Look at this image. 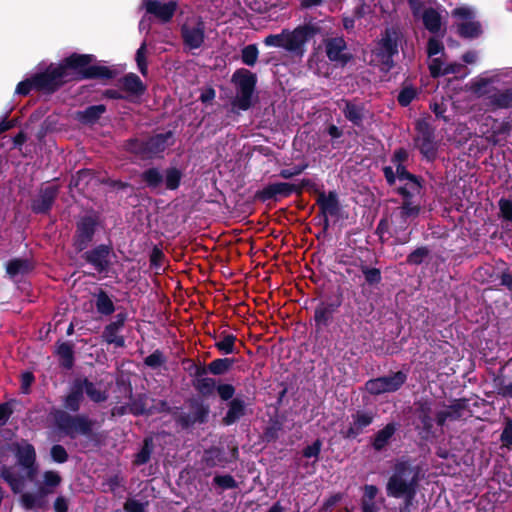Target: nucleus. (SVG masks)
<instances>
[{"instance_id": "1", "label": "nucleus", "mask_w": 512, "mask_h": 512, "mask_svg": "<svg viewBox=\"0 0 512 512\" xmlns=\"http://www.w3.org/2000/svg\"><path fill=\"white\" fill-rule=\"evenodd\" d=\"M95 62L96 57L93 54L74 52L59 64H50L43 72L33 74L36 91L53 94L67 82L91 79L110 80L116 76L114 70L94 64Z\"/></svg>"}, {"instance_id": "2", "label": "nucleus", "mask_w": 512, "mask_h": 512, "mask_svg": "<svg viewBox=\"0 0 512 512\" xmlns=\"http://www.w3.org/2000/svg\"><path fill=\"white\" fill-rule=\"evenodd\" d=\"M84 401V395L79 383L72 381L69 392L63 398V407L66 410L53 408L50 412L57 429L71 439L77 435L91 437L95 421L86 414L72 415L68 411L77 413Z\"/></svg>"}, {"instance_id": "3", "label": "nucleus", "mask_w": 512, "mask_h": 512, "mask_svg": "<svg viewBox=\"0 0 512 512\" xmlns=\"http://www.w3.org/2000/svg\"><path fill=\"white\" fill-rule=\"evenodd\" d=\"M420 482V468L408 460L398 461L386 483L388 497L403 500V509L410 511L417 495Z\"/></svg>"}, {"instance_id": "4", "label": "nucleus", "mask_w": 512, "mask_h": 512, "mask_svg": "<svg viewBox=\"0 0 512 512\" xmlns=\"http://www.w3.org/2000/svg\"><path fill=\"white\" fill-rule=\"evenodd\" d=\"M404 41V34L397 26L386 27L376 42L372 55L375 57L381 71L390 72L395 66V57L399 55V48Z\"/></svg>"}, {"instance_id": "5", "label": "nucleus", "mask_w": 512, "mask_h": 512, "mask_svg": "<svg viewBox=\"0 0 512 512\" xmlns=\"http://www.w3.org/2000/svg\"><path fill=\"white\" fill-rule=\"evenodd\" d=\"M434 408L435 400L430 397H421L415 400L410 408V424L419 439L423 441L435 437Z\"/></svg>"}, {"instance_id": "6", "label": "nucleus", "mask_w": 512, "mask_h": 512, "mask_svg": "<svg viewBox=\"0 0 512 512\" xmlns=\"http://www.w3.org/2000/svg\"><path fill=\"white\" fill-rule=\"evenodd\" d=\"M490 78H480L471 85L472 91L479 97H484L485 105L490 111L509 109L512 107V87L500 89L490 86Z\"/></svg>"}, {"instance_id": "7", "label": "nucleus", "mask_w": 512, "mask_h": 512, "mask_svg": "<svg viewBox=\"0 0 512 512\" xmlns=\"http://www.w3.org/2000/svg\"><path fill=\"white\" fill-rule=\"evenodd\" d=\"M232 82L237 87V95L232 106L242 111L249 110L253 105V94L256 89L257 76L248 69H237L232 75Z\"/></svg>"}, {"instance_id": "8", "label": "nucleus", "mask_w": 512, "mask_h": 512, "mask_svg": "<svg viewBox=\"0 0 512 512\" xmlns=\"http://www.w3.org/2000/svg\"><path fill=\"white\" fill-rule=\"evenodd\" d=\"M98 226L99 216L97 214H86L76 221L72 246L77 253L83 252L92 245Z\"/></svg>"}, {"instance_id": "9", "label": "nucleus", "mask_w": 512, "mask_h": 512, "mask_svg": "<svg viewBox=\"0 0 512 512\" xmlns=\"http://www.w3.org/2000/svg\"><path fill=\"white\" fill-rule=\"evenodd\" d=\"M320 31V27L312 23L299 25L292 31L286 30L284 49L302 57L306 51L305 45Z\"/></svg>"}, {"instance_id": "10", "label": "nucleus", "mask_w": 512, "mask_h": 512, "mask_svg": "<svg viewBox=\"0 0 512 512\" xmlns=\"http://www.w3.org/2000/svg\"><path fill=\"white\" fill-rule=\"evenodd\" d=\"M417 135L414 138L416 148L422 157L433 162L438 155V144L435 140V129L426 121H418L415 127Z\"/></svg>"}, {"instance_id": "11", "label": "nucleus", "mask_w": 512, "mask_h": 512, "mask_svg": "<svg viewBox=\"0 0 512 512\" xmlns=\"http://www.w3.org/2000/svg\"><path fill=\"white\" fill-rule=\"evenodd\" d=\"M343 299V291L341 288H338L333 296L320 301L316 306L314 310V325L317 332L322 331L332 323L334 314L341 307Z\"/></svg>"}, {"instance_id": "12", "label": "nucleus", "mask_w": 512, "mask_h": 512, "mask_svg": "<svg viewBox=\"0 0 512 512\" xmlns=\"http://www.w3.org/2000/svg\"><path fill=\"white\" fill-rule=\"evenodd\" d=\"M407 378V373L400 370L389 375L369 379L365 383V389L374 396L394 393L406 383Z\"/></svg>"}, {"instance_id": "13", "label": "nucleus", "mask_w": 512, "mask_h": 512, "mask_svg": "<svg viewBox=\"0 0 512 512\" xmlns=\"http://www.w3.org/2000/svg\"><path fill=\"white\" fill-rule=\"evenodd\" d=\"M376 413L372 410H356L351 414V421L347 427L340 429L339 434L343 439L354 440L365 432L375 420Z\"/></svg>"}, {"instance_id": "14", "label": "nucleus", "mask_w": 512, "mask_h": 512, "mask_svg": "<svg viewBox=\"0 0 512 512\" xmlns=\"http://www.w3.org/2000/svg\"><path fill=\"white\" fill-rule=\"evenodd\" d=\"M111 254H113L111 244H99L89 250H84L81 258L93 266L99 274H103L107 273L111 266Z\"/></svg>"}, {"instance_id": "15", "label": "nucleus", "mask_w": 512, "mask_h": 512, "mask_svg": "<svg viewBox=\"0 0 512 512\" xmlns=\"http://www.w3.org/2000/svg\"><path fill=\"white\" fill-rule=\"evenodd\" d=\"M13 451L18 464L27 471V478L32 480L37 472L36 451L34 446L27 441L14 443Z\"/></svg>"}, {"instance_id": "16", "label": "nucleus", "mask_w": 512, "mask_h": 512, "mask_svg": "<svg viewBox=\"0 0 512 512\" xmlns=\"http://www.w3.org/2000/svg\"><path fill=\"white\" fill-rule=\"evenodd\" d=\"M58 194V185H50L40 188L36 197L31 200V211L34 214L48 215L58 197Z\"/></svg>"}, {"instance_id": "17", "label": "nucleus", "mask_w": 512, "mask_h": 512, "mask_svg": "<svg viewBox=\"0 0 512 512\" xmlns=\"http://www.w3.org/2000/svg\"><path fill=\"white\" fill-rule=\"evenodd\" d=\"M180 35L185 47L190 50L199 49L205 41V24L201 19L195 25L184 23L180 27Z\"/></svg>"}, {"instance_id": "18", "label": "nucleus", "mask_w": 512, "mask_h": 512, "mask_svg": "<svg viewBox=\"0 0 512 512\" xmlns=\"http://www.w3.org/2000/svg\"><path fill=\"white\" fill-rule=\"evenodd\" d=\"M127 312H119L115 315L114 320L104 327L102 332V339L107 344H113L118 348L125 346V338L119 335V332L124 328L127 321Z\"/></svg>"}, {"instance_id": "19", "label": "nucleus", "mask_w": 512, "mask_h": 512, "mask_svg": "<svg viewBox=\"0 0 512 512\" xmlns=\"http://www.w3.org/2000/svg\"><path fill=\"white\" fill-rule=\"evenodd\" d=\"M344 117L355 127H362L368 110L366 105L357 99H342L339 105Z\"/></svg>"}, {"instance_id": "20", "label": "nucleus", "mask_w": 512, "mask_h": 512, "mask_svg": "<svg viewBox=\"0 0 512 512\" xmlns=\"http://www.w3.org/2000/svg\"><path fill=\"white\" fill-rule=\"evenodd\" d=\"M347 48L346 41L342 37L329 38L325 41V51L328 59L332 62L347 65L353 58L352 54L344 53Z\"/></svg>"}, {"instance_id": "21", "label": "nucleus", "mask_w": 512, "mask_h": 512, "mask_svg": "<svg viewBox=\"0 0 512 512\" xmlns=\"http://www.w3.org/2000/svg\"><path fill=\"white\" fill-rule=\"evenodd\" d=\"M250 403L242 394H238L234 399L227 403V411L222 418V424L231 426L237 423L242 417L247 415V408Z\"/></svg>"}, {"instance_id": "22", "label": "nucleus", "mask_w": 512, "mask_h": 512, "mask_svg": "<svg viewBox=\"0 0 512 512\" xmlns=\"http://www.w3.org/2000/svg\"><path fill=\"white\" fill-rule=\"evenodd\" d=\"M144 6L148 14L154 15L162 23L170 22L177 10V2L172 0L167 3H161L158 0H144Z\"/></svg>"}, {"instance_id": "23", "label": "nucleus", "mask_w": 512, "mask_h": 512, "mask_svg": "<svg viewBox=\"0 0 512 512\" xmlns=\"http://www.w3.org/2000/svg\"><path fill=\"white\" fill-rule=\"evenodd\" d=\"M291 183L288 182H275L270 183L258 190L255 194V198L260 202H267L274 200L275 202L281 198L290 197L289 191L291 190Z\"/></svg>"}, {"instance_id": "24", "label": "nucleus", "mask_w": 512, "mask_h": 512, "mask_svg": "<svg viewBox=\"0 0 512 512\" xmlns=\"http://www.w3.org/2000/svg\"><path fill=\"white\" fill-rule=\"evenodd\" d=\"M316 204L319 207L320 214H326L331 217H339L341 212V204L338 193L335 190H331L328 193L319 192Z\"/></svg>"}, {"instance_id": "25", "label": "nucleus", "mask_w": 512, "mask_h": 512, "mask_svg": "<svg viewBox=\"0 0 512 512\" xmlns=\"http://www.w3.org/2000/svg\"><path fill=\"white\" fill-rule=\"evenodd\" d=\"M201 462L205 468H225L230 464L226 450L222 446H211L204 450Z\"/></svg>"}, {"instance_id": "26", "label": "nucleus", "mask_w": 512, "mask_h": 512, "mask_svg": "<svg viewBox=\"0 0 512 512\" xmlns=\"http://www.w3.org/2000/svg\"><path fill=\"white\" fill-rule=\"evenodd\" d=\"M174 132L171 130L165 133H158L145 139L151 159L163 153L167 147L174 144Z\"/></svg>"}, {"instance_id": "27", "label": "nucleus", "mask_w": 512, "mask_h": 512, "mask_svg": "<svg viewBox=\"0 0 512 512\" xmlns=\"http://www.w3.org/2000/svg\"><path fill=\"white\" fill-rule=\"evenodd\" d=\"M54 354L59 359V366L65 370H71L75 364L74 344L71 341L56 342Z\"/></svg>"}, {"instance_id": "28", "label": "nucleus", "mask_w": 512, "mask_h": 512, "mask_svg": "<svg viewBox=\"0 0 512 512\" xmlns=\"http://www.w3.org/2000/svg\"><path fill=\"white\" fill-rule=\"evenodd\" d=\"M397 429L398 423H387L382 429L378 430L371 438L370 443L372 448L377 452L384 450L390 443L393 436L395 435Z\"/></svg>"}, {"instance_id": "29", "label": "nucleus", "mask_w": 512, "mask_h": 512, "mask_svg": "<svg viewBox=\"0 0 512 512\" xmlns=\"http://www.w3.org/2000/svg\"><path fill=\"white\" fill-rule=\"evenodd\" d=\"M150 398L146 393L133 395L130 387L128 410L134 416L152 415L153 409L148 405Z\"/></svg>"}, {"instance_id": "30", "label": "nucleus", "mask_w": 512, "mask_h": 512, "mask_svg": "<svg viewBox=\"0 0 512 512\" xmlns=\"http://www.w3.org/2000/svg\"><path fill=\"white\" fill-rule=\"evenodd\" d=\"M396 171L391 166H384L382 168L385 180L389 186H394L396 180H407L412 181L414 185L418 186L417 175L409 172L405 165H396Z\"/></svg>"}, {"instance_id": "31", "label": "nucleus", "mask_w": 512, "mask_h": 512, "mask_svg": "<svg viewBox=\"0 0 512 512\" xmlns=\"http://www.w3.org/2000/svg\"><path fill=\"white\" fill-rule=\"evenodd\" d=\"M121 89L130 95L140 97L146 91V86L138 75L128 73L120 79Z\"/></svg>"}, {"instance_id": "32", "label": "nucleus", "mask_w": 512, "mask_h": 512, "mask_svg": "<svg viewBox=\"0 0 512 512\" xmlns=\"http://www.w3.org/2000/svg\"><path fill=\"white\" fill-rule=\"evenodd\" d=\"M123 149L141 160L151 159L145 139L137 137L129 138L124 141Z\"/></svg>"}, {"instance_id": "33", "label": "nucleus", "mask_w": 512, "mask_h": 512, "mask_svg": "<svg viewBox=\"0 0 512 512\" xmlns=\"http://www.w3.org/2000/svg\"><path fill=\"white\" fill-rule=\"evenodd\" d=\"M76 383H79L82 389V394L86 393L88 398L95 402V403H101L106 401L107 395L104 391H101L96 387V385L90 381L87 377L83 378H75L74 379Z\"/></svg>"}, {"instance_id": "34", "label": "nucleus", "mask_w": 512, "mask_h": 512, "mask_svg": "<svg viewBox=\"0 0 512 512\" xmlns=\"http://www.w3.org/2000/svg\"><path fill=\"white\" fill-rule=\"evenodd\" d=\"M420 90L407 78L401 85L397 95V102L401 107H408L416 98Z\"/></svg>"}, {"instance_id": "35", "label": "nucleus", "mask_w": 512, "mask_h": 512, "mask_svg": "<svg viewBox=\"0 0 512 512\" xmlns=\"http://www.w3.org/2000/svg\"><path fill=\"white\" fill-rule=\"evenodd\" d=\"M96 311L103 316H110L115 312V305L109 294L103 290L98 289L94 294Z\"/></svg>"}, {"instance_id": "36", "label": "nucleus", "mask_w": 512, "mask_h": 512, "mask_svg": "<svg viewBox=\"0 0 512 512\" xmlns=\"http://www.w3.org/2000/svg\"><path fill=\"white\" fill-rule=\"evenodd\" d=\"M189 413L198 424H203L208 421L210 407L200 399H191L189 401Z\"/></svg>"}, {"instance_id": "37", "label": "nucleus", "mask_w": 512, "mask_h": 512, "mask_svg": "<svg viewBox=\"0 0 512 512\" xmlns=\"http://www.w3.org/2000/svg\"><path fill=\"white\" fill-rule=\"evenodd\" d=\"M236 360L234 358H217L206 365V375L208 373L214 376H222L227 374L234 366Z\"/></svg>"}, {"instance_id": "38", "label": "nucleus", "mask_w": 512, "mask_h": 512, "mask_svg": "<svg viewBox=\"0 0 512 512\" xmlns=\"http://www.w3.org/2000/svg\"><path fill=\"white\" fill-rule=\"evenodd\" d=\"M422 21L424 27L432 34H437L441 30V15L436 9L432 7H429L423 11Z\"/></svg>"}, {"instance_id": "39", "label": "nucleus", "mask_w": 512, "mask_h": 512, "mask_svg": "<svg viewBox=\"0 0 512 512\" xmlns=\"http://www.w3.org/2000/svg\"><path fill=\"white\" fill-rule=\"evenodd\" d=\"M34 269L33 263L29 259L14 258L6 265V272L9 276L15 277L19 274L30 273Z\"/></svg>"}, {"instance_id": "40", "label": "nucleus", "mask_w": 512, "mask_h": 512, "mask_svg": "<svg viewBox=\"0 0 512 512\" xmlns=\"http://www.w3.org/2000/svg\"><path fill=\"white\" fill-rule=\"evenodd\" d=\"M62 482L61 475L54 470H47L43 473V485L39 487L40 496H46L54 492Z\"/></svg>"}, {"instance_id": "41", "label": "nucleus", "mask_w": 512, "mask_h": 512, "mask_svg": "<svg viewBox=\"0 0 512 512\" xmlns=\"http://www.w3.org/2000/svg\"><path fill=\"white\" fill-rule=\"evenodd\" d=\"M106 112V106L103 104L91 105L83 111L78 112V119L83 124H94Z\"/></svg>"}, {"instance_id": "42", "label": "nucleus", "mask_w": 512, "mask_h": 512, "mask_svg": "<svg viewBox=\"0 0 512 512\" xmlns=\"http://www.w3.org/2000/svg\"><path fill=\"white\" fill-rule=\"evenodd\" d=\"M362 272L365 283L370 287H377L382 282V273L379 268L369 267L365 261L360 259V263L356 265Z\"/></svg>"}, {"instance_id": "43", "label": "nucleus", "mask_w": 512, "mask_h": 512, "mask_svg": "<svg viewBox=\"0 0 512 512\" xmlns=\"http://www.w3.org/2000/svg\"><path fill=\"white\" fill-rule=\"evenodd\" d=\"M141 180L146 187L154 190L163 184L164 177L159 168L150 167L141 173Z\"/></svg>"}, {"instance_id": "44", "label": "nucleus", "mask_w": 512, "mask_h": 512, "mask_svg": "<svg viewBox=\"0 0 512 512\" xmlns=\"http://www.w3.org/2000/svg\"><path fill=\"white\" fill-rule=\"evenodd\" d=\"M193 387L195 390L201 394L202 396H211L214 392H216L217 380L212 377L201 376L197 379H193Z\"/></svg>"}, {"instance_id": "45", "label": "nucleus", "mask_w": 512, "mask_h": 512, "mask_svg": "<svg viewBox=\"0 0 512 512\" xmlns=\"http://www.w3.org/2000/svg\"><path fill=\"white\" fill-rule=\"evenodd\" d=\"M498 268H501L499 261L496 266L484 264L475 270L474 279L481 283L493 282L494 280H497Z\"/></svg>"}, {"instance_id": "46", "label": "nucleus", "mask_w": 512, "mask_h": 512, "mask_svg": "<svg viewBox=\"0 0 512 512\" xmlns=\"http://www.w3.org/2000/svg\"><path fill=\"white\" fill-rule=\"evenodd\" d=\"M153 449H154L153 439L151 437H146L143 440L141 449L134 456L133 464L135 466H141V465L148 463L151 459Z\"/></svg>"}, {"instance_id": "47", "label": "nucleus", "mask_w": 512, "mask_h": 512, "mask_svg": "<svg viewBox=\"0 0 512 512\" xmlns=\"http://www.w3.org/2000/svg\"><path fill=\"white\" fill-rule=\"evenodd\" d=\"M0 476L9 485L13 493L17 494L22 490L24 478L15 475L7 466L1 468Z\"/></svg>"}, {"instance_id": "48", "label": "nucleus", "mask_w": 512, "mask_h": 512, "mask_svg": "<svg viewBox=\"0 0 512 512\" xmlns=\"http://www.w3.org/2000/svg\"><path fill=\"white\" fill-rule=\"evenodd\" d=\"M236 340L237 337L235 335L224 331L220 334V340L215 342V347L224 355L232 354L235 352Z\"/></svg>"}, {"instance_id": "49", "label": "nucleus", "mask_w": 512, "mask_h": 512, "mask_svg": "<svg viewBox=\"0 0 512 512\" xmlns=\"http://www.w3.org/2000/svg\"><path fill=\"white\" fill-rule=\"evenodd\" d=\"M163 177L166 189L173 191L179 188L183 174L178 168L169 167L165 170Z\"/></svg>"}, {"instance_id": "50", "label": "nucleus", "mask_w": 512, "mask_h": 512, "mask_svg": "<svg viewBox=\"0 0 512 512\" xmlns=\"http://www.w3.org/2000/svg\"><path fill=\"white\" fill-rule=\"evenodd\" d=\"M412 198H403V203L400 207L399 218L404 225H408L409 218H416L420 213V207L412 204Z\"/></svg>"}, {"instance_id": "51", "label": "nucleus", "mask_w": 512, "mask_h": 512, "mask_svg": "<svg viewBox=\"0 0 512 512\" xmlns=\"http://www.w3.org/2000/svg\"><path fill=\"white\" fill-rule=\"evenodd\" d=\"M215 488L220 489L219 494L225 490L238 488V482L230 474H216L212 480Z\"/></svg>"}, {"instance_id": "52", "label": "nucleus", "mask_w": 512, "mask_h": 512, "mask_svg": "<svg viewBox=\"0 0 512 512\" xmlns=\"http://www.w3.org/2000/svg\"><path fill=\"white\" fill-rule=\"evenodd\" d=\"M497 280L499 285L504 287L512 295V269L507 266V263L503 260H499Z\"/></svg>"}, {"instance_id": "53", "label": "nucleus", "mask_w": 512, "mask_h": 512, "mask_svg": "<svg viewBox=\"0 0 512 512\" xmlns=\"http://www.w3.org/2000/svg\"><path fill=\"white\" fill-rule=\"evenodd\" d=\"M481 25L479 22L466 21L458 26V33L462 38L473 39L481 34Z\"/></svg>"}, {"instance_id": "54", "label": "nucleus", "mask_w": 512, "mask_h": 512, "mask_svg": "<svg viewBox=\"0 0 512 512\" xmlns=\"http://www.w3.org/2000/svg\"><path fill=\"white\" fill-rule=\"evenodd\" d=\"M418 186L414 185L412 181H408L404 186L398 187L396 192L402 196V198H413L414 195L420 194L424 179L421 176H417Z\"/></svg>"}, {"instance_id": "55", "label": "nucleus", "mask_w": 512, "mask_h": 512, "mask_svg": "<svg viewBox=\"0 0 512 512\" xmlns=\"http://www.w3.org/2000/svg\"><path fill=\"white\" fill-rule=\"evenodd\" d=\"M430 250L427 246H420L408 254L406 263L408 265L419 266L429 257Z\"/></svg>"}, {"instance_id": "56", "label": "nucleus", "mask_w": 512, "mask_h": 512, "mask_svg": "<svg viewBox=\"0 0 512 512\" xmlns=\"http://www.w3.org/2000/svg\"><path fill=\"white\" fill-rule=\"evenodd\" d=\"M259 51L256 44H249L241 50V61L243 64L253 67L258 59Z\"/></svg>"}, {"instance_id": "57", "label": "nucleus", "mask_w": 512, "mask_h": 512, "mask_svg": "<svg viewBox=\"0 0 512 512\" xmlns=\"http://www.w3.org/2000/svg\"><path fill=\"white\" fill-rule=\"evenodd\" d=\"M93 172L90 169H81L77 171L76 175L72 176L69 186L72 188L85 187L92 179Z\"/></svg>"}, {"instance_id": "58", "label": "nucleus", "mask_w": 512, "mask_h": 512, "mask_svg": "<svg viewBox=\"0 0 512 512\" xmlns=\"http://www.w3.org/2000/svg\"><path fill=\"white\" fill-rule=\"evenodd\" d=\"M146 53H147V44L144 41L140 45V47L137 49L136 55H135V61L137 63L138 70L143 76H147V74H148V63H147Z\"/></svg>"}, {"instance_id": "59", "label": "nucleus", "mask_w": 512, "mask_h": 512, "mask_svg": "<svg viewBox=\"0 0 512 512\" xmlns=\"http://www.w3.org/2000/svg\"><path fill=\"white\" fill-rule=\"evenodd\" d=\"M216 393L222 401L228 403L235 398L236 389L234 385L230 383L218 382Z\"/></svg>"}, {"instance_id": "60", "label": "nucleus", "mask_w": 512, "mask_h": 512, "mask_svg": "<svg viewBox=\"0 0 512 512\" xmlns=\"http://www.w3.org/2000/svg\"><path fill=\"white\" fill-rule=\"evenodd\" d=\"M166 360L164 353L161 350L156 349L144 359V364L152 369H157L164 365Z\"/></svg>"}, {"instance_id": "61", "label": "nucleus", "mask_w": 512, "mask_h": 512, "mask_svg": "<svg viewBox=\"0 0 512 512\" xmlns=\"http://www.w3.org/2000/svg\"><path fill=\"white\" fill-rule=\"evenodd\" d=\"M50 457L53 462L57 464H63L68 461L69 454L63 445L54 444L50 448Z\"/></svg>"}, {"instance_id": "62", "label": "nucleus", "mask_w": 512, "mask_h": 512, "mask_svg": "<svg viewBox=\"0 0 512 512\" xmlns=\"http://www.w3.org/2000/svg\"><path fill=\"white\" fill-rule=\"evenodd\" d=\"M492 134L497 137H505L509 135L511 131V123L508 120L499 121L497 119L494 120L492 124Z\"/></svg>"}, {"instance_id": "63", "label": "nucleus", "mask_w": 512, "mask_h": 512, "mask_svg": "<svg viewBox=\"0 0 512 512\" xmlns=\"http://www.w3.org/2000/svg\"><path fill=\"white\" fill-rule=\"evenodd\" d=\"M123 507L126 512H147L148 501L140 502L136 499L128 498Z\"/></svg>"}, {"instance_id": "64", "label": "nucleus", "mask_w": 512, "mask_h": 512, "mask_svg": "<svg viewBox=\"0 0 512 512\" xmlns=\"http://www.w3.org/2000/svg\"><path fill=\"white\" fill-rule=\"evenodd\" d=\"M501 217L512 224V200L501 198L498 202Z\"/></svg>"}]
</instances>
